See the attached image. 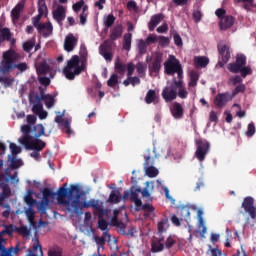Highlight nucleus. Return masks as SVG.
I'll list each match as a JSON object with an SVG mask.
<instances>
[{
	"instance_id": "obj_1",
	"label": "nucleus",
	"mask_w": 256,
	"mask_h": 256,
	"mask_svg": "<svg viewBox=\"0 0 256 256\" xmlns=\"http://www.w3.org/2000/svg\"><path fill=\"white\" fill-rule=\"evenodd\" d=\"M22 137L18 139L21 145H24L28 151H43L47 147V143L39 138L31 136V125L26 124L21 127Z\"/></svg>"
},
{
	"instance_id": "obj_2",
	"label": "nucleus",
	"mask_w": 256,
	"mask_h": 256,
	"mask_svg": "<svg viewBox=\"0 0 256 256\" xmlns=\"http://www.w3.org/2000/svg\"><path fill=\"white\" fill-rule=\"evenodd\" d=\"M66 187L67 184H64L58 189L56 193L57 200L59 205H64L67 211H71L73 209V202H71V200L73 199V193H79V191H81V188H79V186L75 184L70 185V189H67Z\"/></svg>"
},
{
	"instance_id": "obj_3",
	"label": "nucleus",
	"mask_w": 256,
	"mask_h": 256,
	"mask_svg": "<svg viewBox=\"0 0 256 256\" xmlns=\"http://www.w3.org/2000/svg\"><path fill=\"white\" fill-rule=\"evenodd\" d=\"M81 60L77 55L68 60L67 65L63 69V73L69 81H73L76 75H81L85 71V64H81Z\"/></svg>"
},
{
	"instance_id": "obj_4",
	"label": "nucleus",
	"mask_w": 256,
	"mask_h": 256,
	"mask_svg": "<svg viewBox=\"0 0 256 256\" xmlns=\"http://www.w3.org/2000/svg\"><path fill=\"white\" fill-rule=\"evenodd\" d=\"M164 73L171 77L177 73V81H183V66L174 55H169L168 60L164 63Z\"/></svg>"
},
{
	"instance_id": "obj_5",
	"label": "nucleus",
	"mask_w": 256,
	"mask_h": 256,
	"mask_svg": "<svg viewBox=\"0 0 256 256\" xmlns=\"http://www.w3.org/2000/svg\"><path fill=\"white\" fill-rule=\"evenodd\" d=\"M183 86V81L177 80V77H173L172 82L168 83L162 89L161 97L165 101V103H171L177 99V88H181Z\"/></svg>"
},
{
	"instance_id": "obj_6",
	"label": "nucleus",
	"mask_w": 256,
	"mask_h": 256,
	"mask_svg": "<svg viewBox=\"0 0 256 256\" xmlns=\"http://www.w3.org/2000/svg\"><path fill=\"white\" fill-rule=\"evenodd\" d=\"M81 197H85V192L79 191L76 193L75 198L72 200V209L68 211L69 213H74V215H83V209H89L91 207L90 201L83 200Z\"/></svg>"
},
{
	"instance_id": "obj_7",
	"label": "nucleus",
	"mask_w": 256,
	"mask_h": 256,
	"mask_svg": "<svg viewBox=\"0 0 256 256\" xmlns=\"http://www.w3.org/2000/svg\"><path fill=\"white\" fill-rule=\"evenodd\" d=\"M139 194H141V186L134 185L129 190L124 191L122 199H129L135 204V211H141V199H139Z\"/></svg>"
},
{
	"instance_id": "obj_8",
	"label": "nucleus",
	"mask_w": 256,
	"mask_h": 256,
	"mask_svg": "<svg viewBox=\"0 0 256 256\" xmlns=\"http://www.w3.org/2000/svg\"><path fill=\"white\" fill-rule=\"evenodd\" d=\"M196 144V151H195V157L202 163V161H205V158L209 154V151L211 149V144L206 139L199 138L195 141Z\"/></svg>"
},
{
	"instance_id": "obj_9",
	"label": "nucleus",
	"mask_w": 256,
	"mask_h": 256,
	"mask_svg": "<svg viewBox=\"0 0 256 256\" xmlns=\"http://www.w3.org/2000/svg\"><path fill=\"white\" fill-rule=\"evenodd\" d=\"M42 200L40 201L38 205V211L42 215H45L47 213V207H49V203H52L53 199L57 196V193L51 191L49 188H44L42 190Z\"/></svg>"
},
{
	"instance_id": "obj_10",
	"label": "nucleus",
	"mask_w": 256,
	"mask_h": 256,
	"mask_svg": "<svg viewBox=\"0 0 256 256\" xmlns=\"http://www.w3.org/2000/svg\"><path fill=\"white\" fill-rule=\"evenodd\" d=\"M247 65V56L245 54H238L236 56V61L228 64V70L230 73H237L239 69Z\"/></svg>"
},
{
	"instance_id": "obj_11",
	"label": "nucleus",
	"mask_w": 256,
	"mask_h": 256,
	"mask_svg": "<svg viewBox=\"0 0 256 256\" xmlns=\"http://www.w3.org/2000/svg\"><path fill=\"white\" fill-rule=\"evenodd\" d=\"M217 49L220 57L217 65H219L220 67H224L225 63H229V59H231V52L229 51V47L225 44H219L217 46Z\"/></svg>"
},
{
	"instance_id": "obj_12",
	"label": "nucleus",
	"mask_w": 256,
	"mask_h": 256,
	"mask_svg": "<svg viewBox=\"0 0 256 256\" xmlns=\"http://www.w3.org/2000/svg\"><path fill=\"white\" fill-rule=\"evenodd\" d=\"M242 207L246 213H249L251 219H255L256 207H255V200L253 199V197L248 196L244 198L242 202Z\"/></svg>"
},
{
	"instance_id": "obj_13",
	"label": "nucleus",
	"mask_w": 256,
	"mask_h": 256,
	"mask_svg": "<svg viewBox=\"0 0 256 256\" xmlns=\"http://www.w3.org/2000/svg\"><path fill=\"white\" fill-rule=\"evenodd\" d=\"M52 17L60 27H63V20L67 17V9L63 5H58L56 9L52 11Z\"/></svg>"
},
{
	"instance_id": "obj_14",
	"label": "nucleus",
	"mask_w": 256,
	"mask_h": 256,
	"mask_svg": "<svg viewBox=\"0 0 256 256\" xmlns=\"http://www.w3.org/2000/svg\"><path fill=\"white\" fill-rule=\"evenodd\" d=\"M165 251V236L154 237L151 242V253H161Z\"/></svg>"
},
{
	"instance_id": "obj_15",
	"label": "nucleus",
	"mask_w": 256,
	"mask_h": 256,
	"mask_svg": "<svg viewBox=\"0 0 256 256\" xmlns=\"http://www.w3.org/2000/svg\"><path fill=\"white\" fill-rule=\"evenodd\" d=\"M13 61H15V52L8 50L3 53L2 69L7 72L13 67Z\"/></svg>"
},
{
	"instance_id": "obj_16",
	"label": "nucleus",
	"mask_w": 256,
	"mask_h": 256,
	"mask_svg": "<svg viewBox=\"0 0 256 256\" xmlns=\"http://www.w3.org/2000/svg\"><path fill=\"white\" fill-rule=\"evenodd\" d=\"M228 101H233L231 93H218L214 98V105L218 107V109H221V107H225V105H227Z\"/></svg>"
},
{
	"instance_id": "obj_17",
	"label": "nucleus",
	"mask_w": 256,
	"mask_h": 256,
	"mask_svg": "<svg viewBox=\"0 0 256 256\" xmlns=\"http://www.w3.org/2000/svg\"><path fill=\"white\" fill-rule=\"evenodd\" d=\"M100 55L104 57L106 61H113V53L111 51V40H106L104 45L100 46Z\"/></svg>"
},
{
	"instance_id": "obj_18",
	"label": "nucleus",
	"mask_w": 256,
	"mask_h": 256,
	"mask_svg": "<svg viewBox=\"0 0 256 256\" xmlns=\"http://www.w3.org/2000/svg\"><path fill=\"white\" fill-rule=\"evenodd\" d=\"M78 39L73 35V33L68 34L64 40V49L67 53H71L75 47H77Z\"/></svg>"
},
{
	"instance_id": "obj_19",
	"label": "nucleus",
	"mask_w": 256,
	"mask_h": 256,
	"mask_svg": "<svg viewBox=\"0 0 256 256\" xmlns=\"http://www.w3.org/2000/svg\"><path fill=\"white\" fill-rule=\"evenodd\" d=\"M170 113L174 119H183L185 115V110L179 102H173L172 107L170 108Z\"/></svg>"
},
{
	"instance_id": "obj_20",
	"label": "nucleus",
	"mask_w": 256,
	"mask_h": 256,
	"mask_svg": "<svg viewBox=\"0 0 256 256\" xmlns=\"http://www.w3.org/2000/svg\"><path fill=\"white\" fill-rule=\"evenodd\" d=\"M155 189V184L153 182H146L144 189H141V195L142 198L145 199V201L151 202L153 201V198L151 197V193H153V190Z\"/></svg>"
},
{
	"instance_id": "obj_21",
	"label": "nucleus",
	"mask_w": 256,
	"mask_h": 256,
	"mask_svg": "<svg viewBox=\"0 0 256 256\" xmlns=\"http://www.w3.org/2000/svg\"><path fill=\"white\" fill-rule=\"evenodd\" d=\"M25 9V0L20 1L11 11L12 21H19L21 13Z\"/></svg>"
},
{
	"instance_id": "obj_22",
	"label": "nucleus",
	"mask_w": 256,
	"mask_h": 256,
	"mask_svg": "<svg viewBox=\"0 0 256 256\" xmlns=\"http://www.w3.org/2000/svg\"><path fill=\"white\" fill-rule=\"evenodd\" d=\"M161 63H163V55L157 54L154 57V61L152 62V65L149 66L150 73H155L157 75V73L161 71Z\"/></svg>"
},
{
	"instance_id": "obj_23",
	"label": "nucleus",
	"mask_w": 256,
	"mask_h": 256,
	"mask_svg": "<svg viewBox=\"0 0 256 256\" xmlns=\"http://www.w3.org/2000/svg\"><path fill=\"white\" fill-rule=\"evenodd\" d=\"M123 37V25L117 24L115 25L109 35L110 41H117V39H121Z\"/></svg>"
},
{
	"instance_id": "obj_24",
	"label": "nucleus",
	"mask_w": 256,
	"mask_h": 256,
	"mask_svg": "<svg viewBox=\"0 0 256 256\" xmlns=\"http://www.w3.org/2000/svg\"><path fill=\"white\" fill-rule=\"evenodd\" d=\"M38 33H43V37L47 38L50 35H53V24L51 22L40 23L37 29Z\"/></svg>"
},
{
	"instance_id": "obj_25",
	"label": "nucleus",
	"mask_w": 256,
	"mask_h": 256,
	"mask_svg": "<svg viewBox=\"0 0 256 256\" xmlns=\"http://www.w3.org/2000/svg\"><path fill=\"white\" fill-rule=\"evenodd\" d=\"M144 101L147 105H151V103L157 105V103H159V96H157V92L155 90L150 89L147 91Z\"/></svg>"
},
{
	"instance_id": "obj_26",
	"label": "nucleus",
	"mask_w": 256,
	"mask_h": 256,
	"mask_svg": "<svg viewBox=\"0 0 256 256\" xmlns=\"http://www.w3.org/2000/svg\"><path fill=\"white\" fill-rule=\"evenodd\" d=\"M233 23H235V18L233 16H225L220 20L221 31H227V29H231V27H233Z\"/></svg>"
},
{
	"instance_id": "obj_27",
	"label": "nucleus",
	"mask_w": 256,
	"mask_h": 256,
	"mask_svg": "<svg viewBox=\"0 0 256 256\" xmlns=\"http://www.w3.org/2000/svg\"><path fill=\"white\" fill-rule=\"evenodd\" d=\"M30 133V136L33 139H39V137L45 135V127L43 126V124H37L33 127V129H31L30 126Z\"/></svg>"
},
{
	"instance_id": "obj_28",
	"label": "nucleus",
	"mask_w": 256,
	"mask_h": 256,
	"mask_svg": "<svg viewBox=\"0 0 256 256\" xmlns=\"http://www.w3.org/2000/svg\"><path fill=\"white\" fill-rule=\"evenodd\" d=\"M36 73L38 77H41V75H47V73H51V66H49L47 61L44 60L37 65Z\"/></svg>"
},
{
	"instance_id": "obj_29",
	"label": "nucleus",
	"mask_w": 256,
	"mask_h": 256,
	"mask_svg": "<svg viewBox=\"0 0 256 256\" xmlns=\"http://www.w3.org/2000/svg\"><path fill=\"white\" fill-rule=\"evenodd\" d=\"M114 70L117 75H121V77H123L125 75V71H127V65L123 64L121 58H117L114 64Z\"/></svg>"
},
{
	"instance_id": "obj_30",
	"label": "nucleus",
	"mask_w": 256,
	"mask_h": 256,
	"mask_svg": "<svg viewBox=\"0 0 256 256\" xmlns=\"http://www.w3.org/2000/svg\"><path fill=\"white\" fill-rule=\"evenodd\" d=\"M163 19V14H156L153 15L150 19V22L148 23V29L149 31H155V27H157V25L159 23H161V20Z\"/></svg>"
},
{
	"instance_id": "obj_31",
	"label": "nucleus",
	"mask_w": 256,
	"mask_h": 256,
	"mask_svg": "<svg viewBox=\"0 0 256 256\" xmlns=\"http://www.w3.org/2000/svg\"><path fill=\"white\" fill-rule=\"evenodd\" d=\"M28 252L29 254L27 256H43V248L41 247V243H39V239H36L33 249H29Z\"/></svg>"
},
{
	"instance_id": "obj_32",
	"label": "nucleus",
	"mask_w": 256,
	"mask_h": 256,
	"mask_svg": "<svg viewBox=\"0 0 256 256\" xmlns=\"http://www.w3.org/2000/svg\"><path fill=\"white\" fill-rule=\"evenodd\" d=\"M111 224L113 227H119V229H125V224L123 222H119V210H114L113 217L111 219Z\"/></svg>"
},
{
	"instance_id": "obj_33",
	"label": "nucleus",
	"mask_w": 256,
	"mask_h": 256,
	"mask_svg": "<svg viewBox=\"0 0 256 256\" xmlns=\"http://www.w3.org/2000/svg\"><path fill=\"white\" fill-rule=\"evenodd\" d=\"M195 67H206L209 65V58L205 56H196L194 58Z\"/></svg>"
},
{
	"instance_id": "obj_34",
	"label": "nucleus",
	"mask_w": 256,
	"mask_h": 256,
	"mask_svg": "<svg viewBox=\"0 0 256 256\" xmlns=\"http://www.w3.org/2000/svg\"><path fill=\"white\" fill-rule=\"evenodd\" d=\"M47 13H49V9L45 0H38V15H45L47 17Z\"/></svg>"
},
{
	"instance_id": "obj_35",
	"label": "nucleus",
	"mask_w": 256,
	"mask_h": 256,
	"mask_svg": "<svg viewBox=\"0 0 256 256\" xmlns=\"http://www.w3.org/2000/svg\"><path fill=\"white\" fill-rule=\"evenodd\" d=\"M133 38V34L131 33H126L123 38V49L125 51H131V41Z\"/></svg>"
},
{
	"instance_id": "obj_36",
	"label": "nucleus",
	"mask_w": 256,
	"mask_h": 256,
	"mask_svg": "<svg viewBox=\"0 0 256 256\" xmlns=\"http://www.w3.org/2000/svg\"><path fill=\"white\" fill-rule=\"evenodd\" d=\"M24 201L28 207H34L37 205V200L33 198V191L29 190L28 194L25 196Z\"/></svg>"
},
{
	"instance_id": "obj_37",
	"label": "nucleus",
	"mask_w": 256,
	"mask_h": 256,
	"mask_svg": "<svg viewBox=\"0 0 256 256\" xmlns=\"http://www.w3.org/2000/svg\"><path fill=\"white\" fill-rule=\"evenodd\" d=\"M108 203H121V197H119V190H113L108 198Z\"/></svg>"
},
{
	"instance_id": "obj_38",
	"label": "nucleus",
	"mask_w": 256,
	"mask_h": 256,
	"mask_svg": "<svg viewBox=\"0 0 256 256\" xmlns=\"http://www.w3.org/2000/svg\"><path fill=\"white\" fill-rule=\"evenodd\" d=\"M176 244L177 240L170 235L166 240H164V249H172V247Z\"/></svg>"
},
{
	"instance_id": "obj_39",
	"label": "nucleus",
	"mask_w": 256,
	"mask_h": 256,
	"mask_svg": "<svg viewBox=\"0 0 256 256\" xmlns=\"http://www.w3.org/2000/svg\"><path fill=\"white\" fill-rule=\"evenodd\" d=\"M197 81H199V74L195 71L190 73L189 87H197Z\"/></svg>"
},
{
	"instance_id": "obj_40",
	"label": "nucleus",
	"mask_w": 256,
	"mask_h": 256,
	"mask_svg": "<svg viewBox=\"0 0 256 256\" xmlns=\"http://www.w3.org/2000/svg\"><path fill=\"white\" fill-rule=\"evenodd\" d=\"M117 18L114 17L113 14H109L105 19H104V25L106 29H109L110 27H113L115 24V20Z\"/></svg>"
},
{
	"instance_id": "obj_41",
	"label": "nucleus",
	"mask_w": 256,
	"mask_h": 256,
	"mask_svg": "<svg viewBox=\"0 0 256 256\" xmlns=\"http://www.w3.org/2000/svg\"><path fill=\"white\" fill-rule=\"evenodd\" d=\"M169 223V218L164 217L160 222H158V236L163 235V232L165 231V225Z\"/></svg>"
},
{
	"instance_id": "obj_42",
	"label": "nucleus",
	"mask_w": 256,
	"mask_h": 256,
	"mask_svg": "<svg viewBox=\"0 0 256 256\" xmlns=\"http://www.w3.org/2000/svg\"><path fill=\"white\" fill-rule=\"evenodd\" d=\"M42 101H44L47 109H51L55 105V98L51 94H47Z\"/></svg>"
},
{
	"instance_id": "obj_43",
	"label": "nucleus",
	"mask_w": 256,
	"mask_h": 256,
	"mask_svg": "<svg viewBox=\"0 0 256 256\" xmlns=\"http://www.w3.org/2000/svg\"><path fill=\"white\" fill-rule=\"evenodd\" d=\"M237 73H240L241 77H243V79H245V77H247V75H251L253 73V71L251 70V67H249V66H242V68H239Z\"/></svg>"
},
{
	"instance_id": "obj_44",
	"label": "nucleus",
	"mask_w": 256,
	"mask_h": 256,
	"mask_svg": "<svg viewBox=\"0 0 256 256\" xmlns=\"http://www.w3.org/2000/svg\"><path fill=\"white\" fill-rule=\"evenodd\" d=\"M109 223L105 220V218L98 219V228H100L101 231H104V233L109 232Z\"/></svg>"
},
{
	"instance_id": "obj_45",
	"label": "nucleus",
	"mask_w": 256,
	"mask_h": 256,
	"mask_svg": "<svg viewBox=\"0 0 256 256\" xmlns=\"http://www.w3.org/2000/svg\"><path fill=\"white\" fill-rule=\"evenodd\" d=\"M0 36L4 41H11V30L9 28H3L0 32Z\"/></svg>"
},
{
	"instance_id": "obj_46",
	"label": "nucleus",
	"mask_w": 256,
	"mask_h": 256,
	"mask_svg": "<svg viewBox=\"0 0 256 256\" xmlns=\"http://www.w3.org/2000/svg\"><path fill=\"white\" fill-rule=\"evenodd\" d=\"M106 237H109V232H103V235L101 237H99V236L95 237V241H96L98 247H103V245H105Z\"/></svg>"
},
{
	"instance_id": "obj_47",
	"label": "nucleus",
	"mask_w": 256,
	"mask_h": 256,
	"mask_svg": "<svg viewBox=\"0 0 256 256\" xmlns=\"http://www.w3.org/2000/svg\"><path fill=\"white\" fill-rule=\"evenodd\" d=\"M138 50L140 55H145V53H147V42H145V40L140 39L138 41Z\"/></svg>"
},
{
	"instance_id": "obj_48",
	"label": "nucleus",
	"mask_w": 256,
	"mask_h": 256,
	"mask_svg": "<svg viewBox=\"0 0 256 256\" xmlns=\"http://www.w3.org/2000/svg\"><path fill=\"white\" fill-rule=\"evenodd\" d=\"M146 175L151 178L157 177L159 175V170L153 166H148L146 168Z\"/></svg>"
},
{
	"instance_id": "obj_49",
	"label": "nucleus",
	"mask_w": 256,
	"mask_h": 256,
	"mask_svg": "<svg viewBox=\"0 0 256 256\" xmlns=\"http://www.w3.org/2000/svg\"><path fill=\"white\" fill-rule=\"evenodd\" d=\"M245 89H246L245 84H240V85L236 86V88L233 90L232 94H230L232 99L237 97V95H239V93H245Z\"/></svg>"
},
{
	"instance_id": "obj_50",
	"label": "nucleus",
	"mask_w": 256,
	"mask_h": 256,
	"mask_svg": "<svg viewBox=\"0 0 256 256\" xmlns=\"http://www.w3.org/2000/svg\"><path fill=\"white\" fill-rule=\"evenodd\" d=\"M117 83H119V77L117 74H112L107 81L108 87H116Z\"/></svg>"
},
{
	"instance_id": "obj_51",
	"label": "nucleus",
	"mask_w": 256,
	"mask_h": 256,
	"mask_svg": "<svg viewBox=\"0 0 256 256\" xmlns=\"http://www.w3.org/2000/svg\"><path fill=\"white\" fill-rule=\"evenodd\" d=\"M255 0H236L237 3H244V9H246V11H251V9H253Z\"/></svg>"
},
{
	"instance_id": "obj_52",
	"label": "nucleus",
	"mask_w": 256,
	"mask_h": 256,
	"mask_svg": "<svg viewBox=\"0 0 256 256\" xmlns=\"http://www.w3.org/2000/svg\"><path fill=\"white\" fill-rule=\"evenodd\" d=\"M35 47V40L26 41L23 44V49L26 53H31V50Z\"/></svg>"
},
{
	"instance_id": "obj_53",
	"label": "nucleus",
	"mask_w": 256,
	"mask_h": 256,
	"mask_svg": "<svg viewBox=\"0 0 256 256\" xmlns=\"http://www.w3.org/2000/svg\"><path fill=\"white\" fill-rule=\"evenodd\" d=\"M188 95L189 92H187L185 87H183V84L180 88H177V97H179L180 99H187Z\"/></svg>"
},
{
	"instance_id": "obj_54",
	"label": "nucleus",
	"mask_w": 256,
	"mask_h": 256,
	"mask_svg": "<svg viewBox=\"0 0 256 256\" xmlns=\"http://www.w3.org/2000/svg\"><path fill=\"white\" fill-rule=\"evenodd\" d=\"M98 219H105L109 215V210L104 209L102 205L96 210Z\"/></svg>"
},
{
	"instance_id": "obj_55",
	"label": "nucleus",
	"mask_w": 256,
	"mask_h": 256,
	"mask_svg": "<svg viewBox=\"0 0 256 256\" xmlns=\"http://www.w3.org/2000/svg\"><path fill=\"white\" fill-rule=\"evenodd\" d=\"M140 211H144V213H155V207L151 204H144L141 202Z\"/></svg>"
},
{
	"instance_id": "obj_56",
	"label": "nucleus",
	"mask_w": 256,
	"mask_h": 256,
	"mask_svg": "<svg viewBox=\"0 0 256 256\" xmlns=\"http://www.w3.org/2000/svg\"><path fill=\"white\" fill-rule=\"evenodd\" d=\"M120 232L122 233V235H125L126 237H135V233H137V229H135V227H131L130 229L127 230V232H125V228H124V229H120Z\"/></svg>"
},
{
	"instance_id": "obj_57",
	"label": "nucleus",
	"mask_w": 256,
	"mask_h": 256,
	"mask_svg": "<svg viewBox=\"0 0 256 256\" xmlns=\"http://www.w3.org/2000/svg\"><path fill=\"white\" fill-rule=\"evenodd\" d=\"M158 43L161 47H167L171 43V40H169V37L158 36Z\"/></svg>"
},
{
	"instance_id": "obj_58",
	"label": "nucleus",
	"mask_w": 256,
	"mask_h": 256,
	"mask_svg": "<svg viewBox=\"0 0 256 256\" xmlns=\"http://www.w3.org/2000/svg\"><path fill=\"white\" fill-rule=\"evenodd\" d=\"M0 187L2 188L1 195H4L6 197H11V188L7 184H0Z\"/></svg>"
},
{
	"instance_id": "obj_59",
	"label": "nucleus",
	"mask_w": 256,
	"mask_h": 256,
	"mask_svg": "<svg viewBox=\"0 0 256 256\" xmlns=\"http://www.w3.org/2000/svg\"><path fill=\"white\" fill-rule=\"evenodd\" d=\"M173 39L177 47H183V39L181 38V35H179V33L174 32Z\"/></svg>"
},
{
	"instance_id": "obj_60",
	"label": "nucleus",
	"mask_w": 256,
	"mask_h": 256,
	"mask_svg": "<svg viewBox=\"0 0 256 256\" xmlns=\"http://www.w3.org/2000/svg\"><path fill=\"white\" fill-rule=\"evenodd\" d=\"M246 135L247 137H253L255 135V123L251 122L248 124Z\"/></svg>"
},
{
	"instance_id": "obj_61",
	"label": "nucleus",
	"mask_w": 256,
	"mask_h": 256,
	"mask_svg": "<svg viewBox=\"0 0 256 256\" xmlns=\"http://www.w3.org/2000/svg\"><path fill=\"white\" fill-rule=\"evenodd\" d=\"M32 111L33 113H35V115H38V113H41V111H43V104H41V101H38L36 104L33 105Z\"/></svg>"
},
{
	"instance_id": "obj_62",
	"label": "nucleus",
	"mask_w": 256,
	"mask_h": 256,
	"mask_svg": "<svg viewBox=\"0 0 256 256\" xmlns=\"http://www.w3.org/2000/svg\"><path fill=\"white\" fill-rule=\"evenodd\" d=\"M16 231L20 234V235H24L25 237H29V228H27V226H20L18 228H16Z\"/></svg>"
},
{
	"instance_id": "obj_63",
	"label": "nucleus",
	"mask_w": 256,
	"mask_h": 256,
	"mask_svg": "<svg viewBox=\"0 0 256 256\" xmlns=\"http://www.w3.org/2000/svg\"><path fill=\"white\" fill-rule=\"evenodd\" d=\"M26 217H28L29 221H33L35 219V211H33V207L29 206L25 210Z\"/></svg>"
},
{
	"instance_id": "obj_64",
	"label": "nucleus",
	"mask_w": 256,
	"mask_h": 256,
	"mask_svg": "<svg viewBox=\"0 0 256 256\" xmlns=\"http://www.w3.org/2000/svg\"><path fill=\"white\" fill-rule=\"evenodd\" d=\"M10 151L12 155H19V153H21V147L17 146L15 143H10Z\"/></svg>"
}]
</instances>
